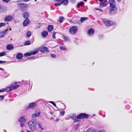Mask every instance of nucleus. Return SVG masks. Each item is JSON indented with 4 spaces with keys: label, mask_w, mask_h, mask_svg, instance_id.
Listing matches in <instances>:
<instances>
[{
    "label": "nucleus",
    "mask_w": 132,
    "mask_h": 132,
    "mask_svg": "<svg viewBox=\"0 0 132 132\" xmlns=\"http://www.w3.org/2000/svg\"><path fill=\"white\" fill-rule=\"evenodd\" d=\"M28 126L32 131H35L36 129L37 121L36 120H31L28 123Z\"/></svg>",
    "instance_id": "nucleus-1"
},
{
    "label": "nucleus",
    "mask_w": 132,
    "mask_h": 132,
    "mask_svg": "<svg viewBox=\"0 0 132 132\" xmlns=\"http://www.w3.org/2000/svg\"><path fill=\"white\" fill-rule=\"evenodd\" d=\"M103 22L106 26L108 27L112 25L116 24V23L115 22L106 20H104Z\"/></svg>",
    "instance_id": "nucleus-2"
},
{
    "label": "nucleus",
    "mask_w": 132,
    "mask_h": 132,
    "mask_svg": "<svg viewBox=\"0 0 132 132\" xmlns=\"http://www.w3.org/2000/svg\"><path fill=\"white\" fill-rule=\"evenodd\" d=\"M109 12L112 14L114 15L117 12V9L116 6L109 7Z\"/></svg>",
    "instance_id": "nucleus-3"
},
{
    "label": "nucleus",
    "mask_w": 132,
    "mask_h": 132,
    "mask_svg": "<svg viewBox=\"0 0 132 132\" xmlns=\"http://www.w3.org/2000/svg\"><path fill=\"white\" fill-rule=\"evenodd\" d=\"M77 30L78 29L77 27L76 26H73L69 29V32L70 34L73 35L75 34Z\"/></svg>",
    "instance_id": "nucleus-4"
},
{
    "label": "nucleus",
    "mask_w": 132,
    "mask_h": 132,
    "mask_svg": "<svg viewBox=\"0 0 132 132\" xmlns=\"http://www.w3.org/2000/svg\"><path fill=\"white\" fill-rule=\"evenodd\" d=\"M89 117L88 114L86 113H81L77 115V119H84V118H87Z\"/></svg>",
    "instance_id": "nucleus-5"
},
{
    "label": "nucleus",
    "mask_w": 132,
    "mask_h": 132,
    "mask_svg": "<svg viewBox=\"0 0 132 132\" xmlns=\"http://www.w3.org/2000/svg\"><path fill=\"white\" fill-rule=\"evenodd\" d=\"M100 2V6L101 7L106 6L108 4L106 0H98Z\"/></svg>",
    "instance_id": "nucleus-6"
},
{
    "label": "nucleus",
    "mask_w": 132,
    "mask_h": 132,
    "mask_svg": "<svg viewBox=\"0 0 132 132\" xmlns=\"http://www.w3.org/2000/svg\"><path fill=\"white\" fill-rule=\"evenodd\" d=\"M40 110H37L35 111L34 113L32 115V118H35L38 117L39 116L40 114Z\"/></svg>",
    "instance_id": "nucleus-7"
},
{
    "label": "nucleus",
    "mask_w": 132,
    "mask_h": 132,
    "mask_svg": "<svg viewBox=\"0 0 132 132\" xmlns=\"http://www.w3.org/2000/svg\"><path fill=\"white\" fill-rule=\"evenodd\" d=\"M40 51L42 52H46L47 53L49 52V51L48 50V48L45 46H43L39 48Z\"/></svg>",
    "instance_id": "nucleus-8"
},
{
    "label": "nucleus",
    "mask_w": 132,
    "mask_h": 132,
    "mask_svg": "<svg viewBox=\"0 0 132 132\" xmlns=\"http://www.w3.org/2000/svg\"><path fill=\"white\" fill-rule=\"evenodd\" d=\"M8 30V29L3 31H0V38L4 37L6 34Z\"/></svg>",
    "instance_id": "nucleus-9"
},
{
    "label": "nucleus",
    "mask_w": 132,
    "mask_h": 132,
    "mask_svg": "<svg viewBox=\"0 0 132 132\" xmlns=\"http://www.w3.org/2000/svg\"><path fill=\"white\" fill-rule=\"evenodd\" d=\"M13 17L9 15L6 16L4 18V20L6 22H9L12 20Z\"/></svg>",
    "instance_id": "nucleus-10"
},
{
    "label": "nucleus",
    "mask_w": 132,
    "mask_h": 132,
    "mask_svg": "<svg viewBox=\"0 0 132 132\" xmlns=\"http://www.w3.org/2000/svg\"><path fill=\"white\" fill-rule=\"evenodd\" d=\"M109 3L110 4L109 7L116 6V2L114 0H109Z\"/></svg>",
    "instance_id": "nucleus-11"
},
{
    "label": "nucleus",
    "mask_w": 132,
    "mask_h": 132,
    "mask_svg": "<svg viewBox=\"0 0 132 132\" xmlns=\"http://www.w3.org/2000/svg\"><path fill=\"white\" fill-rule=\"evenodd\" d=\"M20 2V1H17V3L19 4L20 7L22 9L24 8L29 6V4H19Z\"/></svg>",
    "instance_id": "nucleus-12"
},
{
    "label": "nucleus",
    "mask_w": 132,
    "mask_h": 132,
    "mask_svg": "<svg viewBox=\"0 0 132 132\" xmlns=\"http://www.w3.org/2000/svg\"><path fill=\"white\" fill-rule=\"evenodd\" d=\"M94 32V30L92 28L90 29H88V35L89 36H91L93 35Z\"/></svg>",
    "instance_id": "nucleus-13"
},
{
    "label": "nucleus",
    "mask_w": 132,
    "mask_h": 132,
    "mask_svg": "<svg viewBox=\"0 0 132 132\" xmlns=\"http://www.w3.org/2000/svg\"><path fill=\"white\" fill-rule=\"evenodd\" d=\"M37 104L34 102H32L29 104L28 108H34L36 106Z\"/></svg>",
    "instance_id": "nucleus-14"
},
{
    "label": "nucleus",
    "mask_w": 132,
    "mask_h": 132,
    "mask_svg": "<svg viewBox=\"0 0 132 132\" xmlns=\"http://www.w3.org/2000/svg\"><path fill=\"white\" fill-rule=\"evenodd\" d=\"M18 120L21 122H24L26 121V120L24 116L20 117L18 119Z\"/></svg>",
    "instance_id": "nucleus-15"
},
{
    "label": "nucleus",
    "mask_w": 132,
    "mask_h": 132,
    "mask_svg": "<svg viewBox=\"0 0 132 132\" xmlns=\"http://www.w3.org/2000/svg\"><path fill=\"white\" fill-rule=\"evenodd\" d=\"M13 48V45L11 44H9L7 45L6 48L7 50H12Z\"/></svg>",
    "instance_id": "nucleus-16"
},
{
    "label": "nucleus",
    "mask_w": 132,
    "mask_h": 132,
    "mask_svg": "<svg viewBox=\"0 0 132 132\" xmlns=\"http://www.w3.org/2000/svg\"><path fill=\"white\" fill-rule=\"evenodd\" d=\"M23 57V54L21 53H19L17 54L16 58L17 59H21Z\"/></svg>",
    "instance_id": "nucleus-17"
},
{
    "label": "nucleus",
    "mask_w": 132,
    "mask_h": 132,
    "mask_svg": "<svg viewBox=\"0 0 132 132\" xmlns=\"http://www.w3.org/2000/svg\"><path fill=\"white\" fill-rule=\"evenodd\" d=\"M29 20L28 19H26L24 21L23 23V25L24 26H25L29 23Z\"/></svg>",
    "instance_id": "nucleus-18"
},
{
    "label": "nucleus",
    "mask_w": 132,
    "mask_h": 132,
    "mask_svg": "<svg viewBox=\"0 0 132 132\" xmlns=\"http://www.w3.org/2000/svg\"><path fill=\"white\" fill-rule=\"evenodd\" d=\"M68 117L72 119H74L76 117L77 118L76 115L74 113L69 115L68 116Z\"/></svg>",
    "instance_id": "nucleus-19"
},
{
    "label": "nucleus",
    "mask_w": 132,
    "mask_h": 132,
    "mask_svg": "<svg viewBox=\"0 0 132 132\" xmlns=\"http://www.w3.org/2000/svg\"><path fill=\"white\" fill-rule=\"evenodd\" d=\"M48 34V32L46 31H44L42 33V36L44 38Z\"/></svg>",
    "instance_id": "nucleus-20"
},
{
    "label": "nucleus",
    "mask_w": 132,
    "mask_h": 132,
    "mask_svg": "<svg viewBox=\"0 0 132 132\" xmlns=\"http://www.w3.org/2000/svg\"><path fill=\"white\" fill-rule=\"evenodd\" d=\"M38 126V128L40 129L41 130H44V128L42 124L40 123H38L37 124Z\"/></svg>",
    "instance_id": "nucleus-21"
},
{
    "label": "nucleus",
    "mask_w": 132,
    "mask_h": 132,
    "mask_svg": "<svg viewBox=\"0 0 132 132\" xmlns=\"http://www.w3.org/2000/svg\"><path fill=\"white\" fill-rule=\"evenodd\" d=\"M6 7L4 6H2L1 7L0 6V12H3L4 11H6Z\"/></svg>",
    "instance_id": "nucleus-22"
},
{
    "label": "nucleus",
    "mask_w": 132,
    "mask_h": 132,
    "mask_svg": "<svg viewBox=\"0 0 132 132\" xmlns=\"http://www.w3.org/2000/svg\"><path fill=\"white\" fill-rule=\"evenodd\" d=\"M29 15V13L27 12H24L23 14V17L26 19H28V17Z\"/></svg>",
    "instance_id": "nucleus-23"
},
{
    "label": "nucleus",
    "mask_w": 132,
    "mask_h": 132,
    "mask_svg": "<svg viewBox=\"0 0 132 132\" xmlns=\"http://www.w3.org/2000/svg\"><path fill=\"white\" fill-rule=\"evenodd\" d=\"M38 50L37 49L33 51L30 52L31 55H35L38 53Z\"/></svg>",
    "instance_id": "nucleus-24"
},
{
    "label": "nucleus",
    "mask_w": 132,
    "mask_h": 132,
    "mask_svg": "<svg viewBox=\"0 0 132 132\" xmlns=\"http://www.w3.org/2000/svg\"><path fill=\"white\" fill-rule=\"evenodd\" d=\"M53 29V26L52 25H49L48 27V30L49 31H52Z\"/></svg>",
    "instance_id": "nucleus-25"
},
{
    "label": "nucleus",
    "mask_w": 132,
    "mask_h": 132,
    "mask_svg": "<svg viewBox=\"0 0 132 132\" xmlns=\"http://www.w3.org/2000/svg\"><path fill=\"white\" fill-rule=\"evenodd\" d=\"M86 132H96L95 130L92 128H89Z\"/></svg>",
    "instance_id": "nucleus-26"
},
{
    "label": "nucleus",
    "mask_w": 132,
    "mask_h": 132,
    "mask_svg": "<svg viewBox=\"0 0 132 132\" xmlns=\"http://www.w3.org/2000/svg\"><path fill=\"white\" fill-rule=\"evenodd\" d=\"M3 90H4L3 92H5V91H6L7 92H10L11 91L10 87H7L5 88H3Z\"/></svg>",
    "instance_id": "nucleus-27"
},
{
    "label": "nucleus",
    "mask_w": 132,
    "mask_h": 132,
    "mask_svg": "<svg viewBox=\"0 0 132 132\" xmlns=\"http://www.w3.org/2000/svg\"><path fill=\"white\" fill-rule=\"evenodd\" d=\"M88 19V18L87 17H82L80 19V21L81 23H82L84 21L87 20Z\"/></svg>",
    "instance_id": "nucleus-28"
},
{
    "label": "nucleus",
    "mask_w": 132,
    "mask_h": 132,
    "mask_svg": "<svg viewBox=\"0 0 132 132\" xmlns=\"http://www.w3.org/2000/svg\"><path fill=\"white\" fill-rule=\"evenodd\" d=\"M68 2V0H63L61 2H62V3H63L64 5H67Z\"/></svg>",
    "instance_id": "nucleus-29"
},
{
    "label": "nucleus",
    "mask_w": 132,
    "mask_h": 132,
    "mask_svg": "<svg viewBox=\"0 0 132 132\" xmlns=\"http://www.w3.org/2000/svg\"><path fill=\"white\" fill-rule=\"evenodd\" d=\"M62 4V2H59L55 3L54 5L55 6H60Z\"/></svg>",
    "instance_id": "nucleus-30"
},
{
    "label": "nucleus",
    "mask_w": 132,
    "mask_h": 132,
    "mask_svg": "<svg viewBox=\"0 0 132 132\" xmlns=\"http://www.w3.org/2000/svg\"><path fill=\"white\" fill-rule=\"evenodd\" d=\"M84 3L82 2H81L79 3L77 5V6L78 7H79L80 6H82L84 4Z\"/></svg>",
    "instance_id": "nucleus-31"
},
{
    "label": "nucleus",
    "mask_w": 132,
    "mask_h": 132,
    "mask_svg": "<svg viewBox=\"0 0 132 132\" xmlns=\"http://www.w3.org/2000/svg\"><path fill=\"white\" fill-rule=\"evenodd\" d=\"M31 56L30 52L25 53L24 54V56L25 57L28 56Z\"/></svg>",
    "instance_id": "nucleus-32"
},
{
    "label": "nucleus",
    "mask_w": 132,
    "mask_h": 132,
    "mask_svg": "<svg viewBox=\"0 0 132 132\" xmlns=\"http://www.w3.org/2000/svg\"><path fill=\"white\" fill-rule=\"evenodd\" d=\"M27 36L28 37H30L31 35V32L30 31H28L27 33Z\"/></svg>",
    "instance_id": "nucleus-33"
},
{
    "label": "nucleus",
    "mask_w": 132,
    "mask_h": 132,
    "mask_svg": "<svg viewBox=\"0 0 132 132\" xmlns=\"http://www.w3.org/2000/svg\"><path fill=\"white\" fill-rule=\"evenodd\" d=\"M6 53L5 52H2L0 53V57L6 55Z\"/></svg>",
    "instance_id": "nucleus-34"
},
{
    "label": "nucleus",
    "mask_w": 132,
    "mask_h": 132,
    "mask_svg": "<svg viewBox=\"0 0 132 132\" xmlns=\"http://www.w3.org/2000/svg\"><path fill=\"white\" fill-rule=\"evenodd\" d=\"M30 42L29 41H26L24 43V45H28L30 44Z\"/></svg>",
    "instance_id": "nucleus-35"
},
{
    "label": "nucleus",
    "mask_w": 132,
    "mask_h": 132,
    "mask_svg": "<svg viewBox=\"0 0 132 132\" xmlns=\"http://www.w3.org/2000/svg\"><path fill=\"white\" fill-rule=\"evenodd\" d=\"M60 48L61 50L64 51L65 50H66V48L62 46H60Z\"/></svg>",
    "instance_id": "nucleus-36"
},
{
    "label": "nucleus",
    "mask_w": 132,
    "mask_h": 132,
    "mask_svg": "<svg viewBox=\"0 0 132 132\" xmlns=\"http://www.w3.org/2000/svg\"><path fill=\"white\" fill-rule=\"evenodd\" d=\"M49 103H50L51 104H52L53 106L55 107H56V104L55 103H54L53 101H50L48 102Z\"/></svg>",
    "instance_id": "nucleus-37"
},
{
    "label": "nucleus",
    "mask_w": 132,
    "mask_h": 132,
    "mask_svg": "<svg viewBox=\"0 0 132 132\" xmlns=\"http://www.w3.org/2000/svg\"><path fill=\"white\" fill-rule=\"evenodd\" d=\"M63 19V17H61L59 18V22L60 23H61L62 21V20Z\"/></svg>",
    "instance_id": "nucleus-38"
},
{
    "label": "nucleus",
    "mask_w": 132,
    "mask_h": 132,
    "mask_svg": "<svg viewBox=\"0 0 132 132\" xmlns=\"http://www.w3.org/2000/svg\"><path fill=\"white\" fill-rule=\"evenodd\" d=\"M63 38L64 40L65 41H67L68 40V38L65 36H63Z\"/></svg>",
    "instance_id": "nucleus-39"
},
{
    "label": "nucleus",
    "mask_w": 132,
    "mask_h": 132,
    "mask_svg": "<svg viewBox=\"0 0 132 132\" xmlns=\"http://www.w3.org/2000/svg\"><path fill=\"white\" fill-rule=\"evenodd\" d=\"M5 24H6L4 23H0V27L5 26Z\"/></svg>",
    "instance_id": "nucleus-40"
},
{
    "label": "nucleus",
    "mask_w": 132,
    "mask_h": 132,
    "mask_svg": "<svg viewBox=\"0 0 132 132\" xmlns=\"http://www.w3.org/2000/svg\"><path fill=\"white\" fill-rule=\"evenodd\" d=\"M56 34V33L55 32H54L53 34L52 37L54 39H55L56 38V37L55 36Z\"/></svg>",
    "instance_id": "nucleus-41"
},
{
    "label": "nucleus",
    "mask_w": 132,
    "mask_h": 132,
    "mask_svg": "<svg viewBox=\"0 0 132 132\" xmlns=\"http://www.w3.org/2000/svg\"><path fill=\"white\" fill-rule=\"evenodd\" d=\"M51 56L53 58H55L56 57V55L55 54H51Z\"/></svg>",
    "instance_id": "nucleus-42"
},
{
    "label": "nucleus",
    "mask_w": 132,
    "mask_h": 132,
    "mask_svg": "<svg viewBox=\"0 0 132 132\" xmlns=\"http://www.w3.org/2000/svg\"><path fill=\"white\" fill-rule=\"evenodd\" d=\"M65 113V112L64 111H62L60 112V114L62 116H63L64 114Z\"/></svg>",
    "instance_id": "nucleus-43"
},
{
    "label": "nucleus",
    "mask_w": 132,
    "mask_h": 132,
    "mask_svg": "<svg viewBox=\"0 0 132 132\" xmlns=\"http://www.w3.org/2000/svg\"><path fill=\"white\" fill-rule=\"evenodd\" d=\"M2 0L3 2H4L6 3H7L10 1L11 0Z\"/></svg>",
    "instance_id": "nucleus-44"
},
{
    "label": "nucleus",
    "mask_w": 132,
    "mask_h": 132,
    "mask_svg": "<svg viewBox=\"0 0 132 132\" xmlns=\"http://www.w3.org/2000/svg\"><path fill=\"white\" fill-rule=\"evenodd\" d=\"M79 126V124H77L75 126V129L76 130H77V129Z\"/></svg>",
    "instance_id": "nucleus-45"
},
{
    "label": "nucleus",
    "mask_w": 132,
    "mask_h": 132,
    "mask_svg": "<svg viewBox=\"0 0 132 132\" xmlns=\"http://www.w3.org/2000/svg\"><path fill=\"white\" fill-rule=\"evenodd\" d=\"M10 87L11 91L13 89H14V86H11Z\"/></svg>",
    "instance_id": "nucleus-46"
},
{
    "label": "nucleus",
    "mask_w": 132,
    "mask_h": 132,
    "mask_svg": "<svg viewBox=\"0 0 132 132\" xmlns=\"http://www.w3.org/2000/svg\"><path fill=\"white\" fill-rule=\"evenodd\" d=\"M4 98L3 96H0V101H2Z\"/></svg>",
    "instance_id": "nucleus-47"
},
{
    "label": "nucleus",
    "mask_w": 132,
    "mask_h": 132,
    "mask_svg": "<svg viewBox=\"0 0 132 132\" xmlns=\"http://www.w3.org/2000/svg\"><path fill=\"white\" fill-rule=\"evenodd\" d=\"M19 87V85H17L15 86H14V89H16L18 88Z\"/></svg>",
    "instance_id": "nucleus-48"
},
{
    "label": "nucleus",
    "mask_w": 132,
    "mask_h": 132,
    "mask_svg": "<svg viewBox=\"0 0 132 132\" xmlns=\"http://www.w3.org/2000/svg\"><path fill=\"white\" fill-rule=\"evenodd\" d=\"M6 62V61H3L0 60V64L3 63H4Z\"/></svg>",
    "instance_id": "nucleus-49"
},
{
    "label": "nucleus",
    "mask_w": 132,
    "mask_h": 132,
    "mask_svg": "<svg viewBox=\"0 0 132 132\" xmlns=\"http://www.w3.org/2000/svg\"><path fill=\"white\" fill-rule=\"evenodd\" d=\"M79 121V120L77 119H75L74 120V122H78Z\"/></svg>",
    "instance_id": "nucleus-50"
},
{
    "label": "nucleus",
    "mask_w": 132,
    "mask_h": 132,
    "mask_svg": "<svg viewBox=\"0 0 132 132\" xmlns=\"http://www.w3.org/2000/svg\"><path fill=\"white\" fill-rule=\"evenodd\" d=\"M21 127H23L25 126V125L24 124H21Z\"/></svg>",
    "instance_id": "nucleus-51"
},
{
    "label": "nucleus",
    "mask_w": 132,
    "mask_h": 132,
    "mask_svg": "<svg viewBox=\"0 0 132 132\" xmlns=\"http://www.w3.org/2000/svg\"><path fill=\"white\" fill-rule=\"evenodd\" d=\"M98 132H105V131L103 130H100Z\"/></svg>",
    "instance_id": "nucleus-52"
},
{
    "label": "nucleus",
    "mask_w": 132,
    "mask_h": 132,
    "mask_svg": "<svg viewBox=\"0 0 132 132\" xmlns=\"http://www.w3.org/2000/svg\"><path fill=\"white\" fill-rule=\"evenodd\" d=\"M117 1L118 3H120L121 1V0H117Z\"/></svg>",
    "instance_id": "nucleus-53"
},
{
    "label": "nucleus",
    "mask_w": 132,
    "mask_h": 132,
    "mask_svg": "<svg viewBox=\"0 0 132 132\" xmlns=\"http://www.w3.org/2000/svg\"><path fill=\"white\" fill-rule=\"evenodd\" d=\"M71 1L72 2V3H74L75 1V0H71Z\"/></svg>",
    "instance_id": "nucleus-54"
},
{
    "label": "nucleus",
    "mask_w": 132,
    "mask_h": 132,
    "mask_svg": "<svg viewBox=\"0 0 132 132\" xmlns=\"http://www.w3.org/2000/svg\"><path fill=\"white\" fill-rule=\"evenodd\" d=\"M3 91H4V90H3L2 89L1 90H0V93L1 92H3Z\"/></svg>",
    "instance_id": "nucleus-55"
},
{
    "label": "nucleus",
    "mask_w": 132,
    "mask_h": 132,
    "mask_svg": "<svg viewBox=\"0 0 132 132\" xmlns=\"http://www.w3.org/2000/svg\"><path fill=\"white\" fill-rule=\"evenodd\" d=\"M54 0L56 2V1H61V0Z\"/></svg>",
    "instance_id": "nucleus-56"
},
{
    "label": "nucleus",
    "mask_w": 132,
    "mask_h": 132,
    "mask_svg": "<svg viewBox=\"0 0 132 132\" xmlns=\"http://www.w3.org/2000/svg\"><path fill=\"white\" fill-rule=\"evenodd\" d=\"M50 113L51 115H52L53 114V113L52 112H50Z\"/></svg>",
    "instance_id": "nucleus-57"
},
{
    "label": "nucleus",
    "mask_w": 132,
    "mask_h": 132,
    "mask_svg": "<svg viewBox=\"0 0 132 132\" xmlns=\"http://www.w3.org/2000/svg\"><path fill=\"white\" fill-rule=\"evenodd\" d=\"M59 120L58 119H56L55 120V121H56V122H58V121Z\"/></svg>",
    "instance_id": "nucleus-58"
},
{
    "label": "nucleus",
    "mask_w": 132,
    "mask_h": 132,
    "mask_svg": "<svg viewBox=\"0 0 132 132\" xmlns=\"http://www.w3.org/2000/svg\"><path fill=\"white\" fill-rule=\"evenodd\" d=\"M26 132H31L30 131L28 130Z\"/></svg>",
    "instance_id": "nucleus-59"
},
{
    "label": "nucleus",
    "mask_w": 132,
    "mask_h": 132,
    "mask_svg": "<svg viewBox=\"0 0 132 132\" xmlns=\"http://www.w3.org/2000/svg\"><path fill=\"white\" fill-rule=\"evenodd\" d=\"M0 69L2 70H3V69L2 68H0Z\"/></svg>",
    "instance_id": "nucleus-60"
},
{
    "label": "nucleus",
    "mask_w": 132,
    "mask_h": 132,
    "mask_svg": "<svg viewBox=\"0 0 132 132\" xmlns=\"http://www.w3.org/2000/svg\"><path fill=\"white\" fill-rule=\"evenodd\" d=\"M53 119V118H50V119H51V120H52V119Z\"/></svg>",
    "instance_id": "nucleus-61"
},
{
    "label": "nucleus",
    "mask_w": 132,
    "mask_h": 132,
    "mask_svg": "<svg viewBox=\"0 0 132 132\" xmlns=\"http://www.w3.org/2000/svg\"><path fill=\"white\" fill-rule=\"evenodd\" d=\"M93 116H95V114H93Z\"/></svg>",
    "instance_id": "nucleus-62"
},
{
    "label": "nucleus",
    "mask_w": 132,
    "mask_h": 132,
    "mask_svg": "<svg viewBox=\"0 0 132 132\" xmlns=\"http://www.w3.org/2000/svg\"><path fill=\"white\" fill-rule=\"evenodd\" d=\"M83 1H87V0H83Z\"/></svg>",
    "instance_id": "nucleus-63"
},
{
    "label": "nucleus",
    "mask_w": 132,
    "mask_h": 132,
    "mask_svg": "<svg viewBox=\"0 0 132 132\" xmlns=\"http://www.w3.org/2000/svg\"><path fill=\"white\" fill-rule=\"evenodd\" d=\"M9 30H11V28H10V29Z\"/></svg>",
    "instance_id": "nucleus-64"
}]
</instances>
